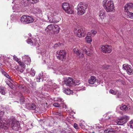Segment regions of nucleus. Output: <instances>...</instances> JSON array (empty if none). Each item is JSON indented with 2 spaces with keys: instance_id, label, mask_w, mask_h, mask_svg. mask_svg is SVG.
I'll use <instances>...</instances> for the list:
<instances>
[{
  "instance_id": "nucleus-1",
  "label": "nucleus",
  "mask_w": 133,
  "mask_h": 133,
  "mask_svg": "<svg viewBox=\"0 0 133 133\" xmlns=\"http://www.w3.org/2000/svg\"><path fill=\"white\" fill-rule=\"evenodd\" d=\"M6 122L7 126H8L11 125L13 129L15 131H18L19 129L20 124L18 121L15 120L14 118H10L8 119V120H6L5 121Z\"/></svg>"
},
{
  "instance_id": "nucleus-2",
  "label": "nucleus",
  "mask_w": 133,
  "mask_h": 133,
  "mask_svg": "<svg viewBox=\"0 0 133 133\" xmlns=\"http://www.w3.org/2000/svg\"><path fill=\"white\" fill-rule=\"evenodd\" d=\"M103 4L104 7L107 12L114 11V6L112 0H104Z\"/></svg>"
},
{
  "instance_id": "nucleus-3",
  "label": "nucleus",
  "mask_w": 133,
  "mask_h": 133,
  "mask_svg": "<svg viewBox=\"0 0 133 133\" xmlns=\"http://www.w3.org/2000/svg\"><path fill=\"white\" fill-rule=\"evenodd\" d=\"M88 5L84 2H80L77 6V14L78 15H82L86 11Z\"/></svg>"
},
{
  "instance_id": "nucleus-4",
  "label": "nucleus",
  "mask_w": 133,
  "mask_h": 133,
  "mask_svg": "<svg viewBox=\"0 0 133 133\" xmlns=\"http://www.w3.org/2000/svg\"><path fill=\"white\" fill-rule=\"evenodd\" d=\"M59 27L57 25L54 26L53 24H50L48 25L45 29V31L49 35H50L53 32V31H55L56 33L59 32Z\"/></svg>"
},
{
  "instance_id": "nucleus-5",
  "label": "nucleus",
  "mask_w": 133,
  "mask_h": 133,
  "mask_svg": "<svg viewBox=\"0 0 133 133\" xmlns=\"http://www.w3.org/2000/svg\"><path fill=\"white\" fill-rule=\"evenodd\" d=\"M56 54L57 58L60 60L64 61L65 60L66 55V52L65 51H58L56 52Z\"/></svg>"
},
{
  "instance_id": "nucleus-6",
  "label": "nucleus",
  "mask_w": 133,
  "mask_h": 133,
  "mask_svg": "<svg viewBox=\"0 0 133 133\" xmlns=\"http://www.w3.org/2000/svg\"><path fill=\"white\" fill-rule=\"evenodd\" d=\"M74 32L77 36L79 37L85 36L87 32L85 28H81L80 29H78L75 28L74 29Z\"/></svg>"
},
{
  "instance_id": "nucleus-7",
  "label": "nucleus",
  "mask_w": 133,
  "mask_h": 133,
  "mask_svg": "<svg viewBox=\"0 0 133 133\" xmlns=\"http://www.w3.org/2000/svg\"><path fill=\"white\" fill-rule=\"evenodd\" d=\"M34 21V19L32 16H23L21 18V22L24 23H29L32 22Z\"/></svg>"
},
{
  "instance_id": "nucleus-8",
  "label": "nucleus",
  "mask_w": 133,
  "mask_h": 133,
  "mask_svg": "<svg viewBox=\"0 0 133 133\" xmlns=\"http://www.w3.org/2000/svg\"><path fill=\"white\" fill-rule=\"evenodd\" d=\"M129 118V117L126 115H124L116 121V122L118 125H122L125 123Z\"/></svg>"
},
{
  "instance_id": "nucleus-9",
  "label": "nucleus",
  "mask_w": 133,
  "mask_h": 133,
  "mask_svg": "<svg viewBox=\"0 0 133 133\" xmlns=\"http://www.w3.org/2000/svg\"><path fill=\"white\" fill-rule=\"evenodd\" d=\"M100 50L101 51L105 53H110L112 51L111 46L108 45H103L101 46Z\"/></svg>"
},
{
  "instance_id": "nucleus-10",
  "label": "nucleus",
  "mask_w": 133,
  "mask_h": 133,
  "mask_svg": "<svg viewBox=\"0 0 133 133\" xmlns=\"http://www.w3.org/2000/svg\"><path fill=\"white\" fill-rule=\"evenodd\" d=\"M26 108L29 110H35L36 111L39 112L40 111L39 108H36V105L34 104H28L26 105Z\"/></svg>"
},
{
  "instance_id": "nucleus-11",
  "label": "nucleus",
  "mask_w": 133,
  "mask_h": 133,
  "mask_svg": "<svg viewBox=\"0 0 133 133\" xmlns=\"http://www.w3.org/2000/svg\"><path fill=\"white\" fill-rule=\"evenodd\" d=\"M123 68L126 70V71L128 74L131 75L133 73V69H131L132 67L130 65L128 64H124L123 65Z\"/></svg>"
},
{
  "instance_id": "nucleus-12",
  "label": "nucleus",
  "mask_w": 133,
  "mask_h": 133,
  "mask_svg": "<svg viewBox=\"0 0 133 133\" xmlns=\"http://www.w3.org/2000/svg\"><path fill=\"white\" fill-rule=\"evenodd\" d=\"M63 82L68 86H71L73 82L72 78L69 77L64 78Z\"/></svg>"
},
{
  "instance_id": "nucleus-13",
  "label": "nucleus",
  "mask_w": 133,
  "mask_h": 133,
  "mask_svg": "<svg viewBox=\"0 0 133 133\" xmlns=\"http://www.w3.org/2000/svg\"><path fill=\"white\" fill-rule=\"evenodd\" d=\"M133 8V3H128L124 6V9L125 12L131 11Z\"/></svg>"
},
{
  "instance_id": "nucleus-14",
  "label": "nucleus",
  "mask_w": 133,
  "mask_h": 133,
  "mask_svg": "<svg viewBox=\"0 0 133 133\" xmlns=\"http://www.w3.org/2000/svg\"><path fill=\"white\" fill-rule=\"evenodd\" d=\"M118 131L114 128L108 129L104 130V133H118Z\"/></svg>"
},
{
  "instance_id": "nucleus-15",
  "label": "nucleus",
  "mask_w": 133,
  "mask_h": 133,
  "mask_svg": "<svg viewBox=\"0 0 133 133\" xmlns=\"http://www.w3.org/2000/svg\"><path fill=\"white\" fill-rule=\"evenodd\" d=\"M23 57L25 58V59L23 58V59H24L23 61H24L25 63L27 65L29 64L31 62L30 58L29 57L28 55L24 56Z\"/></svg>"
},
{
  "instance_id": "nucleus-16",
  "label": "nucleus",
  "mask_w": 133,
  "mask_h": 133,
  "mask_svg": "<svg viewBox=\"0 0 133 133\" xmlns=\"http://www.w3.org/2000/svg\"><path fill=\"white\" fill-rule=\"evenodd\" d=\"M96 79L95 76H92L91 77L90 79L88 80V82L90 84H93L95 82Z\"/></svg>"
},
{
  "instance_id": "nucleus-17",
  "label": "nucleus",
  "mask_w": 133,
  "mask_h": 133,
  "mask_svg": "<svg viewBox=\"0 0 133 133\" xmlns=\"http://www.w3.org/2000/svg\"><path fill=\"white\" fill-rule=\"evenodd\" d=\"M63 92L67 95L70 94L73 92L72 90H70L68 88H63Z\"/></svg>"
},
{
  "instance_id": "nucleus-18",
  "label": "nucleus",
  "mask_w": 133,
  "mask_h": 133,
  "mask_svg": "<svg viewBox=\"0 0 133 133\" xmlns=\"http://www.w3.org/2000/svg\"><path fill=\"white\" fill-rule=\"evenodd\" d=\"M70 7L69 4L66 2L63 3L62 6L63 8L65 11Z\"/></svg>"
},
{
  "instance_id": "nucleus-19",
  "label": "nucleus",
  "mask_w": 133,
  "mask_h": 133,
  "mask_svg": "<svg viewBox=\"0 0 133 133\" xmlns=\"http://www.w3.org/2000/svg\"><path fill=\"white\" fill-rule=\"evenodd\" d=\"M99 16L101 19H104L105 17V11L103 10H101L99 12Z\"/></svg>"
},
{
  "instance_id": "nucleus-20",
  "label": "nucleus",
  "mask_w": 133,
  "mask_h": 133,
  "mask_svg": "<svg viewBox=\"0 0 133 133\" xmlns=\"http://www.w3.org/2000/svg\"><path fill=\"white\" fill-rule=\"evenodd\" d=\"M6 120H8L7 119H4L3 120L1 119V118H0V128H3L4 126H6V125H7V124H5L6 122L5 121Z\"/></svg>"
},
{
  "instance_id": "nucleus-21",
  "label": "nucleus",
  "mask_w": 133,
  "mask_h": 133,
  "mask_svg": "<svg viewBox=\"0 0 133 133\" xmlns=\"http://www.w3.org/2000/svg\"><path fill=\"white\" fill-rule=\"evenodd\" d=\"M65 12L68 14H72L74 13L73 9L72 7H70Z\"/></svg>"
},
{
  "instance_id": "nucleus-22",
  "label": "nucleus",
  "mask_w": 133,
  "mask_h": 133,
  "mask_svg": "<svg viewBox=\"0 0 133 133\" xmlns=\"http://www.w3.org/2000/svg\"><path fill=\"white\" fill-rule=\"evenodd\" d=\"M125 12V14L127 16V18L131 19L133 18V13L130 11H128Z\"/></svg>"
},
{
  "instance_id": "nucleus-23",
  "label": "nucleus",
  "mask_w": 133,
  "mask_h": 133,
  "mask_svg": "<svg viewBox=\"0 0 133 133\" xmlns=\"http://www.w3.org/2000/svg\"><path fill=\"white\" fill-rule=\"evenodd\" d=\"M36 80L38 82H40L41 81H42L43 80V77L41 74H40L36 78Z\"/></svg>"
},
{
  "instance_id": "nucleus-24",
  "label": "nucleus",
  "mask_w": 133,
  "mask_h": 133,
  "mask_svg": "<svg viewBox=\"0 0 133 133\" xmlns=\"http://www.w3.org/2000/svg\"><path fill=\"white\" fill-rule=\"evenodd\" d=\"M6 89L5 87H1L0 88V93L2 95H5L6 93Z\"/></svg>"
},
{
  "instance_id": "nucleus-25",
  "label": "nucleus",
  "mask_w": 133,
  "mask_h": 133,
  "mask_svg": "<svg viewBox=\"0 0 133 133\" xmlns=\"http://www.w3.org/2000/svg\"><path fill=\"white\" fill-rule=\"evenodd\" d=\"M39 53H40L42 55L43 54V55H45V53L46 52V50L45 49L43 48H41L40 49H39Z\"/></svg>"
},
{
  "instance_id": "nucleus-26",
  "label": "nucleus",
  "mask_w": 133,
  "mask_h": 133,
  "mask_svg": "<svg viewBox=\"0 0 133 133\" xmlns=\"http://www.w3.org/2000/svg\"><path fill=\"white\" fill-rule=\"evenodd\" d=\"M74 52L77 55L79 56L81 55V52L77 48H75L74 49Z\"/></svg>"
},
{
  "instance_id": "nucleus-27",
  "label": "nucleus",
  "mask_w": 133,
  "mask_h": 133,
  "mask_svg": "<svg viewBox=\"0 0 133 133\" xmlns=\"http://www.w3.org/2000/svg\"><path fill=\"white\" fill-rule=\"evenodd\" d=\"M2 73L6 77L8 78L9 79L11 80V77L5 71H3L2 72Z\"/></svg>"
},
{
  "instance_id": "nucleus-28",
  "label": "nucleus",
  "mask_w": 133,
  "mask_h": 133,
  "mask_svg": "<svg viewBox=\"0 0 133 133\" xmlns=\"http://www.w3.org/2000/svg\"><path fill=\"white\" fill-rule=\"evenodd\" d=\"M96 33V31L92 30L90 32H88L87 35H91V36H94Z\"/></svg>"
},
{
  "instance_id": "nucleus-29",
  "label": "nucleus",
  "mask_w": 133,
  "mask_h": 133,
  "mask_svg": "<svg viewBox=\"0 0 133 133\" xmlns=\"http://www.w3.org/2000/svg\"><path fill=\"white\" fill-rule=\"evenodd\" d=\"M49 21L50 23H57L59 22L58 21H57L56 20L55 18H52L51 19H50Z\"/></svg>"
},
{
  "instance_id": "nucleus-30",
  "label": "nucleus",
  "mask_w": 133,
  "mask_h": 133,
  "mask_svg": "<svg viewBox=\"0 0 133 133\" xmlns=\"http://www.w3.org/2000/svg\"><path fill=\"white\" fill-rule=\"evenodd\" d=\"M17 62L22 68H23L24 69H25V65L24 63L20 61H17Z\"/></svg>"
},
{
  "instance_id": "nucleus-31",
  "label": "nucleus",
  "mask_w": 133,
  "mask_h": 133,
  "mask_svg": "<svg viewBox=\"0 0 133 133\" xmlns=\"http://www.w3.org/2000/svg\"><path fill=\"white\" fill-rule=\"evenodd\" d=\"M29 73L33 77L35 76V71L34 70V69H31Z\"/></svg>"
},
{
  "instance_id": "nucleus-32",
  "label": "nucleus",
  "mask_w": 133,
  "mask_h": 133,
  "mask_svg": "<svg viewBox=\"0 0 133 133\" xmlns=\"http://www.w3.org/2000/svg\"><path fill=\"white\" fill-rule=\"evenodd\" d=\"M35 11L36 13L37 14H40L42 13V10L38 8H37L35 9Z\"/></svg>"
},
{
  "instance_id": "nucleus-33",
  "label": "nucleus",
  "mask_w": 133,
  "mask_h": 133,
  "mask_svg": "<svg viewBox=\"0 0 133 133\" xmlns=\"http://www.w3.org/2000/svg\"><path fill=\"white\" fill-rule=\"evenodd\" d=\"M27 42L28 44H30L31 45H32L33 44L34 42L30 39H28Z\"/></svg>"
},
{
  "instance_id": "nucleus-34",
  "label": "nucleus",
  "mask_w": 133,
  "mask_h": 133,
  "mask_svg": "<svg viewBox=\"0 0 133 133\" xmlns=\"http://www.w3.org/2000/svg\"><path fill=\"white\" fill-rule=\"evenodd\" d=\"M86 38L88 43H90L92 41V39L90 37L87 36L86 37Z\"/></svg>"
},
{
  "instance_id": "nucleus-35",
  "label": "nucleus",
  "mask_w": 133,
  "mask_h": 133,
  "mask_svg": "<svg viewBox=\"0 0 133 133\" xmlns=\"http://www.w3.org/2000/svg\"><path fill=\"white\" fill-rule=\"evenodd\" d=\"M120 109L123 111H126L127 109V106L125 105H124L120 107Z\"/></svg>"
},
{
  "instance_id": "nucleus-36",
  "label": "nucleus",
  "mask_w": 133,
  "mask_h": 133,
  "mask_svg": "<svg viewBox=\"0 0 133 133\" xmlns=\"http://www.w3.org/2000/svg\"><path fill=\"white\" fill-rule=\"evenodd\" d=\"M88 49V48L86 46H84L83 47L82 50L84 52H85L87 51Z\"/></svg>"
},
{
  "instance_id": "nucleus-37",
  "label": "nucleus",
  "mask_w": 133,
  "mask_h": 133,
  "mask_svg": "<svg viewBox=\"0 0 133 133\" xmlns=\"http://www.w3.org/2000/svg\"><path fill=\"white\" fill-rule=\"evenodd\" d=\"M47 84L50 87H51L52 84H53L52 83V81L51 80H49L47 81Z\"/></svg>"
},
{
  "instance_id": "nucleus-38",
  "label": "nucleus",
  "mask_w": 133,
  "mask_h": 133,
  "mask_svg": "<svg viewBox=\"0 0 133 133\" xmlns=\"http://www.w3.org/2000/svg\"><path fill=\"white\" fill-rule=\"evenodd\" d=\"M60 107H62L63 108L65 109H66L67 108L66 105L63 103H61Z\"/></svg>"
},
{
  "instance_id": "nucleus-39",
  "label": "nucleus",
  "mask_w": 133,
  "mask_h": 133,
  "mask_svg": "<svg viewBox=\"0 0 133 133\" xmlns=\"http://www.w3.org/2000/svg\"><path fill=\"white\" fill-rule=\"evenodd\" d=\"M58 87V86L55 83H54L52 84V85L51 86V88H52L53 89H56Z\"/></svg>"
},
{
  "instance_id": "nucleus-40",
  "label": "nucleus",
  "mask_w": 133,
  "mask_h": 133,
  "mask_svg": "<svg viewBox=\"0 0 133 133\" xmlns=\"http://www.w3.org/2000/svg\"><path fill=\"white\" fill-rule=\"evenodd\" d=\"M25 69H24L23 68H21L19 67L18 69L17 70L19 72L22 73L24 71V70Z\"/></svg>"
},
{
  "instance_id": "nucleus-41",
  "label": "nucleus",
  "mask_w": 133,
  "mask_h": 133,
  "mask_svg": "<svg viewBox=\"0 0 133 133\" xmlns=\"http://www.w3.org/2000/svg\"><path fill=\"white\" fill-rule=\"evenodd\" d=\"M129 124L130 128L133 129V119L130 122Z\"/></svg>"
},
{
  "instance_id": "nucleus-42",
  "label": "nucleus",
  "mask_w": 133,
  "mask_h": 133,
  "mask_svg": "<svg viewBox=\"0 0 133 133\" xmlns=\"http://www.w3.org/2000/svg\"><path fill=\"white\" fill-rule=\"evenodd\" d=\"M81 82L79 80H77L75 81V85H79L80 84H81Z\"/></svg>"
},
{
  "instance_id": "nucleus-43",
  "label": "nucleus",
  "mask_w": 133,
  "mask_h": 133,
  "mask_svg": "<svg viewBox=\"0 0 133 133\" xmlns=\"http://www.w3.org/2000/svg\"><path fill=\"white\" fill-rule=\"evenodd\" d=\"M55 115L61 116L62 115V114L61 111H58L57 112H56Z\"/></svg>"
},
{
  "instance_id": "nucleus-44",
  "label": "nucleus",
  "mask_w": 133,
  "mask_h": 133,
  "mask_svg": "<svg viewBox=\"0 0 133 133\" xmlns=\"http://www.w3.org/2000/svg\"><path fill=\"white\" fill-rule=\"evenodd\" d=\"M56 101L58 102H61V103L63 102V99L59 97L57 98Z\"/></svg>"
},
{
  "instance_id": "nucleus-45",
  "label": "nucleus",
  "mask_w": 133,
  "mask_h": 133,
  "mask_svg": "<svg viewBox=\"0 0 133 133\" xmlns=\"http://www.w3.org/2000/svg\"><path fill=\"white\" fill-rule=\"evenodd\" d=\"M109 66L108 65H103L102 68L104 69H107L109 68Z\"/></svg>"
},
{
  "instance_id": "nucleus-46",
  "label": "nucleus",
  "mask_w": 133,
  "mask_h": 133,
  "mask_svg": "<svg viewBox=\"0 0 133 133\" xmlns=\"http://www.w3.org/2000/svg\"><path fill=\"white\" fill-rule=\"evenodd\" d=\"M20 103L21 104H23L24 102V98L23 97H22L20 98Z\"/></svg>"
},
{
  "instance_id": "nucleus-47",
  "label": "nucleus",
  "mask_w": 133,
  "mask_h": 133,
  "mask_svg": "<svg viewBox=\"0 0 133 133\" xmlns=\"http://www.w3.org/2000/svg\"><path fill=\"white\" fill-rule=\"evenodd\" d=\"M53 106L55 107H60L61 104H59L58 103H55L53 104Z\"/></svg>"
},
{
  "instance_id": "nucleus-48",
  "label": "nucleus",
  "mask_w": 133,
  "mask_h": 133,
  "mask_svg": "<svg viewBox=\"0 0 133 133\" xmlns=\"http://www.w3.org/2000/svg\"><path fill=\"white\" fill-rule=\"evenodd\" d=\"M30 5L29 2H25L24 3V5L25 6Z\"/></svg>"
},
{
  "instance_id": "nucleus-49",
  "label": "nucleus",
  "mask_w": 133,
  "mask_h": 133,
  "mask_svg": "<svg viewBox=\"0 0 133 133\" xmlns=\"http://www.w3.org/2000/svg\"><path fill=\"white\" fill-rule=\"evenodd\" d=\"M62 67L60 66L59 68H55V70L56 71H58L60 72H61V70L62 69Z\"/></svg>"
},
{
  "instance_id": "nucleus-50",
  "label": "nucleus",
  "mask_w": 133,
  "mask_h": 133,
  "mask_svg": "<svg viewBox=\"0 0 133 133\" xmlns=\"http://www.w3.org/2000/svg\"><path fill=\"white\" fill-rule=\"evenodd\" d=\"M74 127L76 129H78V125L76 123L74 124Z\"/></svg>"
},
{
  "instance_id": "nucleus-51",
  "label": "nucleus",
  "mask_w": 133,
  "mask_h": 133,
  "mask_svg": "<svg viewBox=\"0 0 133 133\" xmlns=\"http://www.w3.org/2000/svg\"><path fill=\"white\" fill-rule=\"evenodd\" d=\"M109 92L110 93L112 94L113 95H115L116 94V92L112 90H110Z\"/></svg>"
},
{
  "instance_id": "nucleus-52",
  "label": "nucleus",
  "mask_w": 133,
  "mask_h": 133,
  "mask_svg": "<svg viewBox=\"0 0 133 133\" xmlns=\"http://www.w3.org/2000/svg\"><path fill=\"white\" fill-rule=\"evenodd\" d=\"M28 2H30L31 1H32L34 3H36L39 2V0H26Z\"/></svg>"
},
{
  "instance_id": "nucleus-53",
  "label": "nucleus",
  "mask_w": 133,
  "mask_h": 133,
  "mask_svg": "<svg viewBox=\"0 0 133 133\" xmlns=\"http://www.w3.org/2000/svg\"><path fill=\"white\" fill-rule=\"evenodd\" d=\"M61 133H71V131H70L67 130L65 131H62L61 132Z\"/></svg>"
},
{
  "instance_id": "nucleus-54",
  "label": "nucleus",
  "mask_w": 133,
  "mask_h": 133,
  "mask_svg": "<svg viewBox=\"0 0 133 133\" xmlns=\"http://www.w3.org/2000/svg\"><path fill=\"white\" fill-rule=\"evenodd\" d=\"M13 59L14 60H15L17 62V61H19V59L17 57L15 56V55H14L13 56Z\"/></svg>"
},
{
  "instance_id": "nucleus-55",
  "label": "nucleus",
  "mask_w": 133,
  "mask_h": 133,
  "mask_svg": "<svg viewBox=\"0 0 133 133\" xmlns=\"http://www.w3.org/2000/svg\"><path fill=\"white\" fill-rule=\"evenodd\" d=\"M4 113V111H0V118L3 116Z\"/></svg>"
},
{
  "instance_id": "nucleus-56",
  "label": "nucleus",
  "mask_w": 133,
  "mask_h": 133,
  "mask_svg": "<svg viewBox=\"0 0 133 133\" xmlns=\"http://www.w3.org/2000/svg\"><path fill=\"white\" fill-rule=\"evenodd\" d=\"M23 91H24L25 92L27 93H29L30 92V91L29 89H25L24 90H23Z\"/></svg>"
},
{
  "instance_id": "nucleus-57",
  "label": "nucleus",
  "mask_w": 133,
  "mask_h": 133,
  "mask_svg": "<svg viewBox=\"0 0 133 133\" xmlns=\"http://www.w3.org/2000/svg\"><path fill=\"white\" fill-rule=\"evenodd\" d=\"M85 53L86 54L88 55L89 56H90L91 54V52L88 51H87Z\"/></svg>"
},
{
  "instance_id": "nucleus-58",
  "label": "nucleus",
  "mask_w": 133,
  "mask_h": 133,
  "mask_svg": "<svg viewBox=\"0 0 133 133\" xmlns=\"http://www.w3.org/2000/svg\"><path fill=\"white\" fill-rule=\"evenodd\" d=\"M8 85L11 88H14L13 86H14V85L13 84L11 83H10L9 84H8Z\"/></svg>"
},
{
  "instance_id": "nucleus-59",
  "label": "nucleus",
  "mask_w": 133,
  "mask_h": 133,
  "mask_svg": "<svg viewBox=\"0 0 133 133\" xmlns=\"http://www.w3.org/2000/svg\"><path fill=\"white\" fill-rule=\"evenodd\" d=\"M57 14V12H55L54 11H53L52 12V15L53 16H56Z\"/></svg>"
},
{
  "instance_id": "nucleus-60",
  "label": "nucleus",
  "mask_w": 133,
  "mask_h": 133,
  "mask_svg": "<svg viewBox=\"0 0 133 133\" xmlns=\"http://www.w3.org/2000/svg\"><path fill=\"white\" fill-rule=\"evenodd\" d=\"M18 87L21 89L23 90L24 89V87H23L21 85H19L18 86Z\"/></svg>"
},
{
  "instance_id": "nucleus-61",
  "label": "nucleus",
  "mask_w": 133,
  "mask_h": 133,
  "mask_svg": "<svg viewBox=\"0 0 133 133\" xmlns=\"http://www.w3.org/2000/svg\"><path fill=\"white\" fill-rule=\"evenodd\" d=\"M85 87L82 86V87L81 88V89H79V90H85Z\"/></svg>"
},
{
  "instance_id": "nucleus-62",
  "label": "nucleus",
  "mask_w": 133,
  "mask_h": 133,
  "mask_svg": "<svg viewBox=\"0 0 133 133\" xmlns=\"http://www.w3.org/2000/svg\"><path fill=\"white\" fill-rule=\"evenodd\" d=\"M18 96L20 98L22 97H23L22 94L21 92L19 93Z\"/></svg>"
},
{
  "instance_id": "nucleus-63",
  "label": "nucleus",
  "mask_w": 133,
  "mask_h": 133,
  "mask_svg": "<svg viewBox=\"0 0 133 133\" xmlns=\"http://www.w3.org/2000/svg\"><path fill=\"white\" fill-rule=\"evenodd\" d=\"M78 56H79V57L80 58H82L84 56V54H81V55Z\"/></svg>"
},
{
  "instance_id": "nucleus-64",
  "label": "nucleus",
  "mask_w": 133,
  "mask_h": 133,
  "mask_svg": "<svg viewBox=\"0 0 133 133\" xmlns=\"http://www.w3.org/2000/svg\"><path fill=\"white\" fill-rule=\"evenodd\" d=\"M121 92H119L118 93V94L117 96V98H120V95H121Z\"/></svg>"
}]
</instances>
